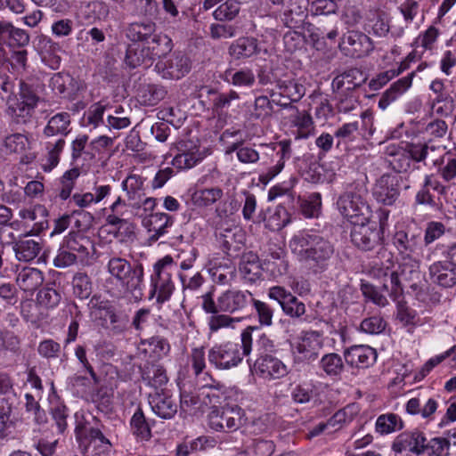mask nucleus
<instances>
[{
    "instance_id": "393cba45",
    "label": "nucleus",
    "mask_w": 456,
    "mask_h": 456,
    "mask_svg": "<svg viewBox=\"0 0 456 456\" xmlns=\"http://www.w3.org/2000/svg\"><path fill=\"white\" fill-rule=\"evenodd\" d=\"M179 151L172 160L173 166L178 169L191 168L205 158L199 146L188 142L180 143Z\"/></svg>"
},
{
    "instance_id": "f3484780",
    "label": "nucleus",
    "mask_w": 456,
    "mask_h": 456,
    "mask_svg": "<svg viewBox=\"0 0 456 456\" xmlns=\"http://www.w3.org/2000/svg\"><path fill=\"white\" fill-rule=\"evenodd\" d=\"M252 294L248 290L228 289L218 297V306L221 312L235 314L245 309L251 302Z\"/></svg>"
},
{
    "instance_id": "f257e3e1",
    "label": "nucleus",
    "mask_w": 456,
    "mask_h": 456,
    "mask_svg": "<svg viewBox=\"0 0 456 456\" xmlns=\"http://www.w3.org/2000/svg\"><path fill=\"white\" fill-rule=\"evenodd\" d=\"M289 246L298 259L308 264L314 273L327 270L334 254L330 241L313 231L298 232L291 238Z\"/></svg>"
},
{
    "instance_id": "4468645a",
    "label": "nucleus",
    "mask_w": 456,
    "mask_h": 456,
    "mask_svg": "<svg viewBox=\"0 0 456 456\" xmlns=\"http://www.w3.org/2000/svg\"><path fill=\"white\" fill-rule=\"evenodd\" d=\"M253 370L258 377L265 380L279 379L289 373L288 366L270 354H260L254 362Z\"/></svg>"
},
{
    "instance_id": "39448f33",
    "label": "nucleus",
    "mask_w": 456,
    "mask_h": 456,
    "mask_svg": "<svg viewBox=\"0 0 456 456\" xmlns=\"http://www.w3.org/2000/svg\"><path fill=\"white\" fill-rule=\"evenodd\" d=\"M39 101L40 97L34 86L21 79L19 97L10 94L7 98V111L18 123H27L32 118Z\"/></svg>"
},
{
    "instance_id": "6e6d98bb",
    "label": "nucleus",
    "mask_w": 456,
    "mask_h": 456,
    "mask_svg": "<svg viewBox=\"0 0 456 456\" xmlns=\"http://www.w3.org/2000/svg\"><path fill=\"white\" fill-rule=\"evenodd\" d=\"M239 320L233 317H231L227 314H213L208 319V328L210 332H217L222 329L227 328H234V324L238 322Z\"/></svg>"
},
{
    "instance_id": "c756f323",
    "label": "nucleus",
    "mask_w": 456,
    "mask_h": 456,
    "mask_svg": "<svg viewBox=\"0 0 456 456\" xmlns=\"http://www.w3.org/2000/svg\"><path fill=\"white\" fill-rule=\"evenodd\" d=\"M44 282V274L37 268L24 267L16 277V283L25 292L33 293Z\"/></svg>"
},
{
    "instance_id": "72a5a7b5",
    "label": "nucleus",
    "mask_w": 456,
    "mask_h": 456,
    "mask_svg": "<svg viewBox=\"0 0 456 456\" xmlns=\"http://www.w3.org/2000/svg\"><path fill=\"white\" fill-rule=\"evenodd\" d=\"M70 115L68 112H60L53 115L47 122L43 130V134L46 137L55 135H67L70 129Z\"/></svg>"
},
{
    "instance_id": "5701e85b",
    "label": "nucleus",
    "mask_w": 456,
    "mask_h": 456,
    "mask_svg": "<svg viewBox=\"0 0 456 456\" xmlns=\"http://www.w3.org/2000/svg\"><path fill=\"white\" fill-rule=\"evenodd\" d=\"M43 243L40 239H32L25 235L12 242L15 258L20 262L33 261L41 252Z\"/></svg>"
},
{
    "instance_id": "aec40b11",
    "label": "nucleus",
    "mask_w": 456,
    "mask_h": 456,
    "mask_svg": "<svg viewBox=\"0 0 456 456\" xmlns=\"http://www.w3.org/2000/svg\"><path fill=\"white\" fill-rule=\"evenodd\" d=\"M323 347V338L319 331L308 330L302 332L296 349L305 359L314 360Z\"/></svg>"
},
{
    "instance_id": "a878e982",
    "label": "nucleus",
    "mask_w": 456,
    "mask_h": 456,
    "mask_svg": "<svg viewBox=\"0 0 456 456\" xmlns=\"http://www.w3.org/2000/svg\"><path fill=\"white\" fill-rule=\"evenodd\" d=\"M431 280L444 288L456 285V266L447 261H437L429 266Z\"/></svg>"
},
{
    "instance_id": "a19ab883",
    "label": "nucleus",
    "mask_w": 456,
    "mask_h": 456,
    "mask_svg": "<svg viewBox=\"0 0 456 456\" xmlns=\"http://www.w3.org/2000/svg\"><path fill=\"white\" fill-rule=\"evenodd\" d=\"M133 434L140 440L147 441L151 436V431L149 423L142 411L138 408L130 420Z\"/></svg>"
},
{
    "instance_id": "f704fd0d",
    "label": "nucleus",
    "mask_w": 456,
    "mask_h": 456,
    "mask_svg": "<svg viewBox=\"0 0 456 456\" xmlns=\"http://www.w3.org/2000/svg\"><path fill=\"white\" fill-rule=\"evenodd\" d=\"M224 197V191L220 187H208L196 190L191 195L193 204L200 208L214 205Z\"/></svg>"
},
{
    "instance_id": "09e8293b",
    "label": "nucleus",
    "mask_w": 456,
    "mask_h": 456,
    "mask_svg": "<svg viewBox=\"0 0 456 456\" xmlns=\"http://www.w3.org/2000/svg\"><path fill=\"white\" fill-rule=\"evenodd\" d=\"M319 366L328 376H338L344 369L341 356L335 353L323 355L320 361Z\"/></svg>"
},
{
    "instance_id": "052dcab7",
    "label": "nucleus",
    "mask_w": 456,
    "mask_h": 456,
    "mask_svg": "<svg viewBox=\"0 0 456 456\" xmlns=\"http://www.w3.org/2000/svg\"><path fill=\"white\" fill-rule=\"evenodd\" d=\"M251 302L256 312L258 322L263 326H271L273 323V310L266 303L252 297Z\"/></svg>"
},
{
    "instance_id": "bb28decb",
    "label": "nucleus",
    "mask_w": 456,
    "mask_h": 456,
    "mask_svg": "<svg viewBox=\"0 0 456 456\" xmlns=\"http://www.w3.org/2000/svg\"><path fill=\"white\" fill-rule=\"evenodd\" d=\"M138 349L148 361L155 362L168 354L170 345L165 338L153 336L142 340Z\"/></svg>"
},
{
    "instance_id": "e2e57ef3",
    "label": "nucleus",
    "mask_w": 456,
    "mask_h": 456,
    "mask_svg": "<svg viewBox=\"0 0 456 456\" xmlns=\"http://www.w3.org/2000/svg\"><path fill=\"white\" fill-rule=\"evenodd\" d=\"M361 291L362 292L365 298L371 301L375 305L384 306L387 303L386 297L381 294L375 286L363 280L361 281Z\"/></svg>"
},
{
    "instance_id": "774afa93",
    "label": "nucleus",
    "mask_w": 456,
    "mask_h": 456,
    "mask_svg": "<svg viewBox=\"0 0 456 456\" xmlns=\"http://www.w3.org/2000/svg\"><path fill=\"white\" fill-rule=\"evenodd\" d=\"M37 352L46 359L57 358L61 352V345L53 339H45L39 343Z\"/></svg>"
},
{
    "instance_id": "1a4fd4ad",
    "label": "nucleus",
    "mask_w": 456,
    "mask_h": 456,
    "mask_svg": "<svg viewBox=\"0 0 456 456\" xmlns=\"http://www.w3.org/2000/svg\"><path fill=\"white\" fill-rule=\"evenodd\" d=\"M75 433L81 444H86V450L90 456H110L111 444L100 429L78 422Z\"/></svg>"
},
{
    "instance_id": "79ce46f5",
    "label": "nucleus",
    "mask_w": 456,
    "mask_h": 456,
    "mask_svg": "<svg viewBox=\"0 0 456 456\" xmlns=\"http://www.w3.org/2000/svg\"><path fill=\"white\" fill-rule=\"evenodd\" d=\"M80 175V169L77 167L71 168L64 172L60 178L59 183V197L62 200L71 198V192L75 187L76 181Z\"/></svg>"
},
{
    "instance_id": "4be33fe9",
    "label": "nucleus",
    "mask_w": 456,
    "mask_h": 456,
    "mask_svg": "<svg viewBox=\"0 0 456 456\" xmlns=\"http://www.w3.org/2000/svg\"><path fill=\"white\" fill-rule=\"evenodd\" d=\"M149 403L153 412L161 419H170L177 412V403L167 392H155L150 395Z\"/></svg>"
},
{
    "instance_id": "c85d7f7f",
    "label": "nucleus",
    "mask_w": 456,
    "mask_h": 456,
    "mask_svg": "<svg viewBox=\"0 0 456 456\" xmlns=\"http://www.w3.org/2000/svg\"><path fill=\"white\" fill-rule=\"evenodd\" d=\"M173 223V217L166 213L151 214L142 220V225L151 232V239L153 240L166 234Z\"/></svg>"
},
{
    "instance_id": "c9c22d12",
    "label": "nucleus",
    "mask_w": 456,
    "mask_h": 456,
    "mask_svg": "<svg viewBox=\"0 0 456 456\" xmlns=\"http://www.w3.org/2000/svg\"><path fill=\"white\" fill-rule=\"evenodd\" d=\"M65 146V140L59 138L54 142H45L46 154L43 159L42 168L44 171L53 170L60 161V155L62 152Z\"/></svg>"
},
{
    "instance_id": "a18cd8bd",
    "label": "nucleus",
    "mask_w": 456,
    "mask_h": 456,
    "mask_svg": "<svg viewBox=\"0 0 456 456\" xmlns=\"http://www.w3.org/2000/svg\"><path fill=\"white\" fill-rule=\"evenodd\" d=\"M8 155L22 154L29 148V141L27 135L20 133L10 134L3 141Z\"/></svg>"
},
{
    "instance_id": "338daca9",
    "label": "nucleus",
    "mask_w": 456,
    "mask_h": 456,
    "mask_svg": "<svg viewBox=\"0 0 456 456\" xmlns=\"http://www.w3.org/2000/svg\"><path fill=\"white\" fill-rule=\"evenodd\" d=\"M189 361L196 376H199L206 368V354L203 347L191 349Z\"/></svg>"
},
{
    "instance_id": "7c9ffc66",
    "label": "nucleus",
    "mask_w": 456,
    "mask_h": 456,
    "mask_svg": "<svg viewBox=\"0 0 456 456\" xmlns=\"http://www.w3.org/2000/svg\"><path fill=\"white\" fill-rule=\"evenodd\" d=\"M239 270L242 278L249 282H255L262 277V266L259 258L253 252L243 254Z\"/></svg>"
},
{
    "instance_id": "5fc2aeb1",
    "label": "nucleus",
    "mask_w": 456,
    "mask_h": 456,
    "mask_svg": "<svg viewBox=\"0 0 456 456\" xmlns=\"http://www.w3.org/2000/svg\"><path fill=\"white\" fill-rule=\"evenodd\" d=\"M100 286L105 293L113 297H119L125 291H127L125 283L111 275L102 279Z\"/></svg>"
},
{
    "instance_id": "412c9836",
    "label": "nucleus",
    "mask_w": 456,
    "mask_h": 456,
    "mask_svg": "<svg viewBox=\"0 0 456 456\" xmlns=\"http://www.w3.org/2000/svg\"><path fill=\"white\" fill-rule=\"evenodd\" d=\"M345 361L356 368H367L373 364L377 358L376 350L369 346L355 345L345 351Z\"/></svg>"
},
{
    "instance_id": "bf43d9fd",
    "label": "nucleus",
    "mask_w": 456,
    "mask_h": 456,
    "mask_svg": "<svg viewBox=\"0 0 456 456\" xmlns=\"http://www.w3.org/2000/svg\"><path fill=\"white\" fill-rule=\"evenodd\" d=\"M281 309L286 315L291 318H301L306 311L305 304L293 295L286 302H283Z\"/></svg>"
},
{
    "instance_id": "0eeeda50",
    "label": "nucleus",
    "mask_w": 456,
    "mask_h": 456,
    "mask_svg": "<svg viewBox=\"0 0 456 456\" xmlns=\"http://www.w3.org/2000/svg\"><path fill=\"white\" fill-rule=\"evenodd\" d=\"M153 269L151 278L152 294L157 293V302L164 303L169 300L174 292L175 284L172 276L176 265L171 256H165L154 265Z\"/></svg>"
},
{
    "instance_id": "49530a36",
    "label": "nucleus",
    "mask_w": 456,
    "mask_h": 456,
    "mask_svg": "<svg viewBox=\"0 0 456 456\" xmlns=\"http://www.w3.org/2000/svg\"><path fill=\"white\" fill-rule=\"evenodd\" d=\"M142 379L155 388L162 387L168 380L166 370L159 364L147 366L142 373Z\"/></svg>"
},
{
    "instance_id": "3c124183",
    "label": "nucleus",
    "mask_w": 456,
    "mask_h": 456,
    "mask_svg": "<svg viewBox=\"0 0 456 456\" xmlns=\"http://www.w3.org/2000/svg\"><path fill=\"white\" fill-rule=\"evenodd\" d=\"M240 9L239 1L226 0L214 11L213 15L217 20H232L238 15Z\"/></svg>"
},
{
    "instance_id": "dca6fc26",
    "label": "nucleus",
    "mask_w": 456,
    "mask_h": 456,
    "mask_svg": "<svg viewBox=\"0 0 456 456\" xmlns=\"http://www.w3.org/2000/svg\"><path fill=\"white\" fill-rule=\"evenodd\" d=\"M373 195L385 205H392L399 196V177L397 172L383 175L377 182Z\"/></svg>"
},
{
    "instance_id": "6ab92c4d",
    "label": "nucleus",
    "mask_w": 456,
    "mask_h": 456,
    "mask_svg": "<svg viewBox=\"0 0 456 456\" xmlns=\"http://www.w3.org/2000/svg\"><path fill=\"white\" fill-rule=\"evenodd\" d=\"M208 94L214 95L212 99V111L216 116L217 122L222 126L225 125L231 118L227 113V109L231 106L232 101L240 99V94L234 90L220 93L215 89H209Z\"/></svg>"
},
{
    "instance_id": "4c0bfd02",
    "label": "nucleus",
    "mask_w": 456,
    "mask_h": 456,
    "mask_svg": "<svg viewBox=\"0 0 456 456\" xmlns=\"http://www.w3.org/2000/svg\"><path fill=\"white\" fill-rule=\"evenodd\" d=\"M296 130L293 132L295 140H305L314 134V125L312 117L305 111L299 112L292 120Z\"/></svg>"
},
{
    "instance_id": "f8f14e48",
    "label": "nucleus",
    "mask_w": 456,
    "mask_h": 456,
    "mask_svg": "<svg viewBox=\"0 0 456 456\" xmlns=\"http://www.w3.org/2000/svg\"><path fill=\"white\" fill-rule=\"evenodd\" d=\"M276 89L270 96L273 102L282 108L291 107V102H298L305 94V86L294 79H277Z\"/></svg>"
},
{
    "instance_id": "f03ea898",
    "label": "nucleus",
    "mask_w": 456,
    "mask_h": 456,
    "mask_svg": "<svg viewBox=\"0 0 456 456\" xmlns=\"http://www.w3.org/2000/svg\"><path fill=\"white\" fill-rule=\"evenodd\" d=\"M248 326L240 334L241 344L226 341L214 345L208 352L210 365L219 370H227L237 367L252 351V331Z\"/></svg>"
},
{
    "instance_id": "0e129e2a",
    "label": "nucleus",
    "mask_w": 456,
    "mask_h": 456,
    "mask_svg": "<svg viewBox=\"0 0 456 456\" xmlns=\"http://www.w3.org/2000/svg\"><path fill=\"white\" fill-rule=\"evenodd\" d=\"M429 456H448L450 441L446 438L436 437L426 444Z\"/></svg>"
},
{
    "instance_id": "7ed1b4c3",
    "label": "nucleus",
    "mask_w": 456,
    "mask_h": 456,
    "mask_svg": "<svg viewBox=\"0 0 456 456\" xmlns=\"http://www.w3.org/2000/svg\"><path fill=\"white\" fill-rule=\"evenodd\" d=\"M368 190L363 182L354 181L345 186L337 200L339 213L351 224L365 222L371 217L372 211L366 201Z\"/></svg>"
},
{
    "instance_id": "423d86ee",
    "label": "nucleus",
    "mask_w": 456,
    "mask_h": 456,
    "mask_svg": "<svg viewBox=\"0 0 456 456\" xmlns=\"http://www.w3.org/2000/svg\"><path fill=\"white\" fill-rule=\"evenodd\" d=\"M106 269L110 275L125 283L128 292L142 290L144 275L142 265H132L123 257L112 256L108 261Z\"/></svg>"
},
{
    "instance_id": "ea45409f",
    "label": "nucleus",
    "mask_w": 456,
    "mask_h": 456,
    "mask_svg": "<svg viewBox=\"0 0 456 456\" xmlns=\"http://www.w3.org/2000/svg\"><path fill=\"white\" fill-rule=\"evenodd\" d=\"M132 13L139 17L155 18L159 12L157 0H130Z\"/></svg>"
},
{
    "instance_id": "20e7f679",
    "label": "nucleus",
    "mask_w": 456,
    "mask_h": 456,
    "mask_svg": "<svg viewBox=\"0 0 456 456\" xmlns=\"http://www.w3.org/2000/svg\"><path fill=\"white\" fill-rule=\"evenodd\" d=\"M172 49V39L165 34L156 33L142 45H130L126 50V61L133 68L150 66L155 59L167 55Z\"/></svg>"
},
{
    "instance_id": "e433bc0d",
    "label": "nucleus",
    "mask_w": 456,
    "mask_h": 456,
    "mask_svg": "<svg viewBox=\"0 0 456 456\" xmlns=\"http://www.w3.org/2000/svg\"><path fill=\"white\" fill-rule=\"evenodd\" d=\"M223 79L236 87H251L256 81L255 75L250 69H241L236 71L226 69Z\"/></svg>"
},
{
    "instance_id": "6e6552de",
    "label": "nucleus",
    "mask_w": 456,
    "mask_h": 456,
    "mask_svg": "<svg viewBox=\"0 0 456 456\" xmlns=\"http://www.w3.org/2000/svg\"><path fill=\"white\" fill-rule=\"evenodd\" d=\"M246 420L245 411L238 405L214 409L208 414L209 428L218 432L237 430Z\"/></svg>"
},
{
    "instance_id": "680f3d73",
    "label": "nucleus",
    "mask_w": 456,
    "mask_h": 456,
    "mask_svg": "<svg viewBox=\"0 0 456 456\" xmlns=\"http://www.w3.org/2000/svg\"><path fill=\"white\" fill-rule=\"evenodd\" d=\"M398 417L395 413L380 415L376 421V430L381 435H387L395 430Z\"/></svg>"
},
{
    "instance_id": "cd10ccee",
    "label": "nucleus",
    "mask_w": 456,
    "mask_h": 456,
    "mask_svg": "<svg viewBox=\"0 0 456 456\" xmlns=\"http://www.w3.org/2000/svg\"><path fill=\"white\" fill-rule=\"evenodd\" d=\"M157 31V25L152 20L134 21L125 28V34L131 42H141L143 45L151 38Z\"/></svg>"
},
{
    "instance_id": "69168bd1",
    "label": "nucleus",
    "mask_w": 456,
    "mask_h": 456,
    "mask_svg": "<svg viewBox=\"0 0 456 456\" xmlns=\"http://www.w3.org/2000/svg\"><path fill=\"white\" fill-rule=\"evenodd\" d=\"M338 4L332 0H314L310 5V12L313 15H328L335 13Z\"/></svg>"
},
{
    "instance_id": "c03bdc74",
    "label": "nucleus",
    "mask_w": 456,
    "mask_h": 456,
    "mask_svg": "<svg viewBox=\"0 0 456 456\" xmlns=\"http://www.w3.org/2000/svg\"><path fill=\"white\" fill-rule=\"evenodd\" d=\"M273 451L272 441L253 439L238 456H271Z\"/></svg>"
},
{
    "instance_id": "2eb2a0df",
    "label": "nucleus",
    "mask_w": 456,
    "mask_h": 456,
    "mask_svg": "<svg viewBox=\"0 0 456 456\" xmlns=\"http://www.w3.org/2000/svg\"><path fill=\"white\" fill-rule=\"evenodd\" d=\"M64 243L65 247L78 258V263L83 265L92 264L96 250L94 241L88 236L71 232L66 237Z\"/></svg>"
},
{
    "instance_id": "de8ad7c7",
    "label": "nucleus",
    "mask_w": 456,
    "mask_h": 456,
    "mask_svg": "<svg viewBox=\"0 0 456 456\" xmlns=\"http://www.w3.org/2000/svg\"><path fill=\"white\" fill-rule=\"evenodd\" d=\"M72 287L74 295L86 299L90 297L93 291V284L90 277L84 273H77L72 279Z\"/></svg>"
},
{
    "instance_id": "13d9d810",
    "label": "nucleus",
    "mask_w": 456,
    "mask_h": 456,
    "mask_svg": "<svg viewBox=\"0 0 456 456\" xmlns=\"http://www.w3.org/2000/svg\"><path fill=\"white\" fill-rule=\"evenodd\" d=\"M61 294L53 288H44L37 294L38 303L46 308H54L61 302Z\"/></svg>"
},
{
    "instance_id": "2f4dec72",
    "label": "nucleus",
    "mask_w": 456,
    "mask_h": 456,
    "mask_svg": "<svg viewBox=\"0 0 456 456\" xmlns=\"http://www.w3.org/2000/svg\"><path fill=\"white\" fill-rule=\"evenodd\" d=\"M144 181L145 179L140 175L131 174L122 182V189L133 206L139 205L145 195Z\"/></svg>"
},
{
    "instance_id": "58836bf2",
    "label": "nucleus",
    "mask_w": 456,
    "mask_h": 456,
    "mask_svg": "<svg viewBox=\"0 0 456 456\" xmlns=\"http://www.w3.org/2000/svg\"><path fill=\"white\" fill-rule=\"evenodd\" d=\"M426 437L420 432L401 435V452L403 451L420 455L426 450Z\"/></svg>"
},
{
    "instance_id": "a211bd4d",
    "label": "nucleus",
    "mask_w": 456,
    "mask_h": 456,
    "mask_svg": "<svg viewBox=\"0 0 456 456\" xmlns=\"http://www.w3.org/2000/svg\"><path fill=\"white\" fill-rule=\"evenodd\" d=\"M367 75L358 68H350L337 75L331 83L334 91H353L362 86Z\"/></svg>"
},
{
    "instance_id": "37998d69",
    "label": "nucleus",
    "mask_w": 456,
    "mask_h": 456,
    "mask_svg": "<svg viewBox=\"0 0 456 456\" xmlns=\"http://www.w3.org/2000/svg\"><path fill=\"white\" fill-rule=\"evenodd\" d=\"M167 95V90L163 86L147 85L141 88L139 97L141 102L149 106H154L162 101Z\"/></svg>"
},
{
    "instance_id": "9d476101",
    "label": "nucleus",
    "mask_w": 456,
    "mask_h": 456,
    "mask_svg": "<svg viewBox=\"0 0 456 456\" xmlns=\"http://www.w3.org/2000/svg\"><path fill=\"white\" fill-rule=\"evenodd\" d=\"M352 224L351 240L355 247L363 251H370L380 245L381 232L376 222L370 218L365 222Z\"/></svg>"
},
{
    "instance_id": "b1692460",
    "label": "nucleus",
    "mask_w": 456,
    "mask_h": 456,
    "mask_svg": "<svg viewBox=\"0 0 456 456\" xmlns=\"http://www.w3.org/2000/svg\"><path fill=\"white\" fill-rule=\"evenodd\" d=\"M401 277L403 280V283L401 282V287L409 288L416 294L420 290L421 275L418 258H401ZM402 289L403 288H401Z\"/></svg>"
},
{
    "instance_id": "8fccbe9b",
    "label": "nucleus",
    "mask_w": 456,
    "mask_h": 456,
    "mask_svg": "<svg viewBox=\"0 0 456 456\" xmlns=\"http://www.w3.org/2000/svg\"><path fill=\"white\" fill-rule=\"evenodd\" d=\"M418 233H412L409 238V234L406 232L403 235V240L401 238V258L403 257H414L419 258V235L420 232L419 229Z\"/></svg>"
},
{
    "instance_id": "4d7b16f0",
    "label": "nucleus",
    "mask_w": 456,
    "mask_h": 456,
    "mask_svg": "<svg viewBox=\"0 0 456 456\" xmlns=\"http://www.w3.org/2000/svg\"><path fill=\"white\" fill-rule=\"evenodd\" d=\"M322 208V198L321 194L314 192L312 193L307 200H305L301 204V211L305 217H315L321 212Z\"/></svg>"
},
{
    "instance_id": "864d4df0",
    "label": "nucleus",
    "mask_w": 456,
    "mask_h": 456,
    "mask_svg": "<svg viewBox=\"0 0 456 456\" xmlns=\"http://www.w3.org/2000/svg\"><path fill=\"white\" fill-rule=\"evenodd\" d=\"M273 101L267 96H258L255 99L253 110L250 111V119H265L273 112Z\"/></svg>"
},
{
    "instance_id": "473e14b6",
    "label": "nucleus",
    "mask_w": 456,
    "mask_h": 456,
    "mask_svg": "<svg viewBox=\"0 0 456 456\" xmlns=\"http://www.w3.org/2000/svg\"><path fill=\"white\" fill-rule=\"evenodd\" d=\"M258 53L257 40L254 37H240L229 47L230 55L236 60L250 58Z\"/></svg>"
},
{
    "instance_id": "ddd939ff",
    "label": "nucleus",
    "mask_w": 456,
    "mask_h": 456,
    "mask_svg": "<svg viewBox=\"0 0 456 456\" xmlns=\"http://www.w3.org/2000/svg\"><path fill=\"white\" fill-rule=\"evenodd\" d=\"M155 70L164 79H181L191 70L189 58L182 53H175L167 59L159 61Z\"/></svg>"
},
{
    "instance_id": "9b49d317",
    "label": "nucleus",
    "mask_w": 456,
    "mask_h": 456,
    "mask_svg": "<svg viewBox=\"0 0 456 456\" xmlns=\"http://www.w3.org/2000/svg\"><path fill=\"white\" fill-rule=\"evenodd\" d=\"M341 53L351 58H362L373 50L370 38L364 33L351 30L346 33L339 43Z\"/></svg>"
},
{
    "instance_id": "603ef678",
    "label": "nucleus",
    "mask_w": 456,
    "mask_h": 456,
    "mask_svg": "<svg viewBox=\"0 0 456 456\" xmlns=\"http://www.w3.org/2000/svg\"><path fill=\"white\" fill-rule=\"evenodd\" d=\"M315 386L312 383L297 385L291 391V397L297 403H309L316 396Z\"/></svg>"
}]
</instances>
